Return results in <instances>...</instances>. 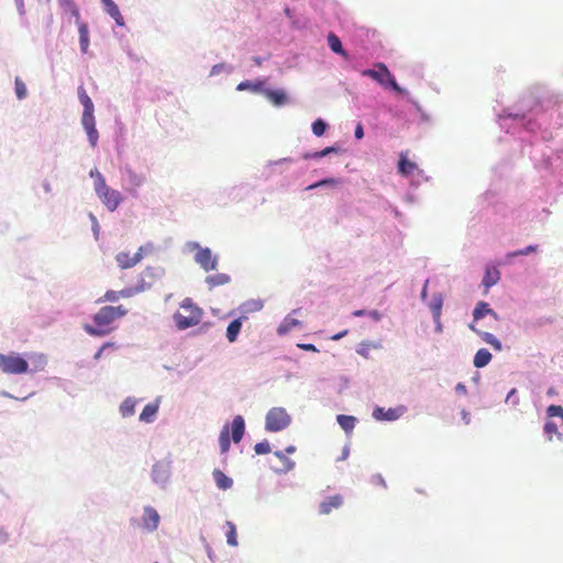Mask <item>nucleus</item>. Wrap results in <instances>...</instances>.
I'll return each instance as SVG.
<instances>
[{"instance_id": "obj_22", "label": "nucleus", "mask_w": 563, "mask_h": 563, "mask_svg": "<svg viewBox=\"0 0 563 563\" xmlns=\"http://www.w3.org/2000/svg\"><path fill=\"white\" fill-rule=\"evenodd\" d=\"M274 455L276 457H278L279 461L282 462V466L276 468V472L287 473V472L291 471L295 467V462L292 460H290L289 457H287L284 452L276 451L274 453Z\"/></svg>"}, {"instance_id": "obj_9", "label": "nucleus", "mask_w": 563, "mask_h": 563, "mask_svg": "<svg viewBox=\"0 0 563 563\" xmlns=\"http://www.w3.org/2000/svg\"><path fill=\"white\" fill-rule=\"evenodd\" d=\"M144 246L139 247L137 252L131 256L126 252H120L117 254L115 260L118 265L123 268H131L135 266L143 258Z\"/></svg>"}, {"instance_id": "obj_3", "label": "nucleus", "mask_w": 563, "mask_h": 563, "mask_svg": "<svg viewBox=\"0 0 563 563\" xmlns=\"http://www.w3.org/2000/svg\"><path fill=\"white\" fill-rule=\"evenodd\" d=\"M180 309L181 311H177L173 317L178 330H186L200 323L203 311L191 298H185Z\"/></svg>"}, {"instance_id": "obj_11", "label": "nucleus", "mask_w": 563, "mask_h": 563, "mask_svg": "<svg viewBox=\"0 0 563 563\" xmlns=\"http://www.w3.org/2000/svg\"><path fill=\"white\" fill-rule=\"evenodd\" d=\"M343 505V497L341 495H333L324 499L319 506L321 515H329L333 509H339Z\"/></svg>"}, {"instance_id": "obj_32", "label": "nucleus", "mask_w": 563, "mask_h": 563, "mask_svg": "<svg viewBox=\"0 0 563 563\" xmlns=\"http://www.w3.org/2000/svg\"><path fill=\"white\" fill-rule=\"evenodd\" d=\"M442 303H443V300H442L441 296L434 297L432 299V301L430 302V310H431L432 316H433L435 321L440 320L441 310H442Z\"/></svg>"}, {"instance_id": "obj_36", "label": "nucleus", "mask_w": 563, "mask_h": 563, "mask_svg": "<svg viewBox=\"0 0 563 563\" xmlns=\"http://www.w3.org/2000/svg\"><path fill=\"white\" fill-rule=\"evenodd\" d=\"M14 89H15L16 98L19 100H22L26 97L27 89H26L25 84L23 82V80L20 77H15V79H14Z\"/></svg>"}, {"instance_id": "obj_46", "label": "nucleus", "mask_w": 563, "mask_h": 563, "mask_svg": "<svg viewBox=\"0 0 563 563\" xmlns=\"http://www.w3.org/2000/svg\"><path fill=\"white\" fill-rule=\"evenodd\" d=\"M256 454H267L271 452V445L267 441L256 443L254 446Z\"/></svg>"}, {"instance_id": "obj_53", "label": "nucleus", "mask_w": 563, "mask_h": 563, "mask_svg": "<svg viewBox=\"0 0 563 563\" xmlns=\"http://www.w3.org/2000/svg\"><path fill=\"white\" fill-rule=\"evenodd\" d=\"M298 347L303 350V351L318 352L317 347L313 344H310V343L298 344Z\"/></svg>"}, {"instance_id": "obj_25", "label": "nucleus", "mask_w": 563, "mask_h": 563, "mask_svg": "<svg viewBox=\"0 0 563 563\" xmlns=\"http://www.w3.org/2000/svg\"><path fill=\"white\" fill-rule=\"evenodd\" d=\"M151 288V283L146 285H136L135 287H128L118 291L120 298H130L139 292L145 291Z\"/></svg>"}, {"instance_id": "obj_44", "label": "nucleus", "mask_w": 563, "mask_h": 563, "mask_svg": "<svg viewBox=\"0 0 563 563\" xmlns=\"http://www.w3.org/2000/svg\"><path fill=\"white\" fill-rule=\"evenodd\" d=\"M547 413L549 417H560L563 416V407L559 405H551L547 409Z\"/></svg>"}, {"instance_id": "obj_33", "label": "nucleus", "mask_w": 563, "mask_h": 563, "mask_svg": "<svg viewBox=\"0 0 563 563\" xmlns=\"http://www.w3.org/2000/svg\"><path fill=\"white\" fill-rule=\"evenodd\" d=\"M78 98H79L80 103L84 107V110L95 109L90 97L88 96L87 91L85 90V88L82 86H80L78 88Z\"/></svg>"}, {"instance_id": "obj_21", "label": "nucleus", "mask_w": 563, "mask_h": 563, "mask_svg": "<svg viewBox=\"0 0 563 563\" xmlns=\"http://www.w3.org/2000/svg\"><path fill=\"white\" fill-rule=\"evenodd\" d=\"M158 411V405L157 404H154V402H151V404H147L141 415H140V420L141 421H144V422H152L156 416Z\"/></svg>"}, {"instance_id": "obj_40", "label": "nucleus", "mask_w": 563, "mask_h": 563, "mask_svg": "<svg viewBox=\"0 0 563 563\" xmlns=\"http://www.w3.org/2000/svg\"><path fill=\"white\" fill-rule=\"evenodd\" d=\"M135 402L132 399H125L121 406L120 411L123 417H129L134 413Z\"/></svg>"}, {"instance_id": "obj_51", "label": "nucleus", "mask_w": 563, "mask_h": 563, "mask_svg": "<svg viewBox=\"0 0 563 563\" xmlns=\"http://www.w3.org/2000/svg\"><path fill=\"white\" fill-rule=\"evenodd\" d=\"M373 415H374V417H375L376 419H378V420H382V419H394L393 413H390V415H386V413L384 412V409H383V408H376V409L374 410V413H373Z\"/></svg>"}, {"instance_id": "obj_37", "label": "nucleus", "mask_w": 563, "mask_h": 563, "mask_svg": "<svg viewBox=\"0 0 563 563\" xmlns=\"http://www.w3.org/2000/svg\"><path fill=\"white\" fill-rule=\"evenodd\" d=\"M227 526L229 528L228 532H227V542L229 545L231 547H236L238 545V534H236V528L235 526L228 521L227 522Z\"/></svg>"}, {"instance_id": "obj_42", "label": "nucleus", "mask_w": 563, "mask_h": 563, "mask_svg": "<svg viewBox=\"0 0 563 563\" xmlns=\"http://www.w3.org/2000/svg\"><path fill=\"white\" fill-rule=\"evenodd\" d=\"M339 181L338 179L335 178H324L322 180H319L312 185H309L306 190H312V189H316V188H319V187H322V186H335L338 185Z\"/></svg>"}, {"instance_id": "obj_27", "label": "nucleus", "mask_w": 563, "mask_h": 563, "mask_svg": "<svg viewBox=\"0 0 563 563\" xmlns=\"http://www.w3.org/2000/svg\"><path fill=\"white\" fill-rule=\"evenodd\" d=\"M417 168V165L410 161H408L404 155L400 156L399 163H398V170L401 175L408 176L413 173V170Z\"/></svg>"}, {"instance_id": "obj_20", "label": "nucleus", "mask_w": 563, "mask_h": 563, "mask_svg": "<svg viewBox=\"0 0 563 563\" xmlns=\"http://www.w3.org/2000/svg\"><path fill=\"white\" fill-rule=\"evenodd\" d=\"M231 280L230 276L224 273H218L206 277V283L210 288L222 286Z\"/></svg>"}, {"instance_id": "obj_50", "label": "nucleus", "mask_w": 563, "mask_h": 563, "mask_svg": "<svg viewBox=\"0 0 563 563\" xmlns=\"http://www.w3.org/2000/svg\"><path fill=\"white\" fill-rule=\"evenodd\" d=\"M387 85H389V87L398 92V93H405V90L397 84V81L395 80L394 76L391 75L390 78L387 80Z\"/></svg>"}, {"instance_id": "obj_45", "label": "nucleus", "mask_w": 563, "mask_h": 563, "mask_svg": "<svg viewBox=\"0 0 563 563\" xmlns=\"http://www.w3.org/2000/svg\"><path fill=\"white\" fill-rule=\"evenodd\" d=\"M246 312L260 311L263 308V303L258 300H252L244 303Z\"/></svg>"}, {"instance_id": "obj_30", "label": "nucleus", "mask_w": 563, "mask_h": 563, "mask_svg": "<svg viewBox=\"0 0 563 563\" xmlns=\"http://www.w3.org/2000/svg\"><path fill=\"white\" fill-rule=\"evenodd\" d=\"M380 345L378 343H373V342H368V341H363L358 344L357 349H356V352L357 354H360L361 356L365 357V358H368L369 357V354H371V351L372 350H375V349H379Z\"/></svg>"}, {"instance_id": "obj_29", "label": "nucleus", "mask_w": 563, "mask_h": 563, "mask_svg": "<svg viewBox=\"0 0 563 563\" xmlns=\"http://www.w3.org/2000/svg\"><path fill=\"white\" fill-rule=\"evenodd\" d=\"M156 278H157L156 271L152 267H147L141 273L140 280H139L137 285H146L147 283H151V287H152L156 280Z\"/></svg>"}, {"instance_id": "obj_26", "label": "nucleus", "mask_w": 563, "mask_h": 563, "mask_svg": "<svg viewBox=\"0 0 563 563\" xmlns=\"http://www.w3.org/2000/svg\"><path fill=\"white\" fill-rule=\"evenodd\" d=\"M299 320L295 319V318H291V317H286L283 322L279 324L278 329H277V333L279 335H285L286 333H288L291 329H294L295 327L299 325Z\"/></svg>"}, {"instance_id": "obj_10", "label": "nucleus", "mask_w": 563, "mask_h": 563, "mask_svg": "<svg viewBox=\"0 0 563 563\" xmlns=\"http://www.w3.org/2000/svg\"><path fill=\"white\" fill-rule=\"evenodd\" d=\"M142 519L144 528L148 531H154L157 529L161 518L158 512L154 508L145 507Z\"/></svg>"}, {"instance_id": "obj_54", "label": "nucleus", "mask_w": 563, "mask_h": 563, "mask_svg": "<svg viewBox=\"0 0 563 563\" xmlns=\"http://www.w3.org/2000/svg\"><path fill=\"white\" fill-rule=\"evenodd\" d=\"M367 316H369L375 321H379L382 318V314L377 310L367 311Z\"/></svg>"}, {"instance_id": "obj_13", "label": "nucleus", "mask_w": 563, "mask_h": 563, "mask_svg": "<svg viewBox=\"0 0 563 563\" xmlns=\"http://www.w3.org/2000/svg\"><path fill=\"white\" fill-rule=\"evenodd\" d=\"M485 316H492L495 320H498V314L489 308V305L485 301H479L477 302L474 311H473V318H474V321H477L482 318H484Z\"/></svg>"}, {"instance_id": "obj_59", "label": "nucleus", "mask_w": 563, "mask_h": 563, "mask_svg": "<svg viewBox=\"0 0 563 563\" xmlns=\"http://www.w3.org/2000/svg\"><path fill=\"white\" fill-rule=\"evenodd\" d=\"M515 395H516V389H511L508 395H507V401H510L512 398H515Z\"/></svg>"}, {"instance_id": "obj_61", "label": "nucleus", "mask_w": 563, "mask_h": 563, "mask_svg": "<svg viewBox=\"0 0 563 563\" xmlns=\"http://www.w3.org/2000/svg\"><path fill=\"white\" fill-rule=\"evenodd\" d=\"M221 67H222V65H214L212 67L211 74H218L220 71Z\"/></svg>"}, {"instance_id": "obj_38", "label": "nucleus", "mask_w": 563, "mask_h": 563, "mask_svg": "<svg viewBox=\"0 0 563 563\" xmlns=\"http://www.w3.org/2000/svg\"><path fill=\"white\" fill-rule=\"evenodd\" d=\"M335 152H338V148H335L334 146H329L319 152L307 153L303 155V158L305 159L321 158V157L327 156L330 153H335Z\"/></svg>"}, {"instance_id": "obj_6", "label": "nucleus", "mask_w": 563, "mask_h": 563, "mask_svg": "<svg viewBox=\"0 0 563 563\" xmlns=\"http://www.w3.org/2000/svg\"><path fill=\"white\" fill-rule=\"evenodd\" d=\"M95 109L84 110L81 124L87 132L89 143L92 147L97 145L99 133L96 129V121L93 115Z\"/></svg>"}, {"instance_id": "obj_56", "label": "nucleus", "mask_w": 563, "mask_h": 563, "mask_svg": "<svg viewBox=\"0 0 563 563\" xmlns=\"http://www.w3.org/2000/svg\"><path fill=\"white\" fill-rule=\"evenodd\" d=\"M110 345H111V343H104V344L99 349V351L96 353L95 358H96V360L100 358V357H101L102 352H103L108 346H110Z\"/></svg>"}, {"instance_id": "obj_43", "label": "nucleus", "mask_w": 563, "mask_h": 563, "mask_svg": "<svg viewBox=\"0 0 563 563\" xmlns=\"http://www.w3.org/2000/svg\"><path fill=\"white\" fill-rule=\"evenodd\" d=\"M120 299V295L115 290H107L106 294L97 300L98 303L109 301L115 302Z\"/></svg>"}, {"instance_id": "obj_1", "label": "nucleus", "mask_w": 563, "mask_h": 563, "mask_svg": "<svg viewBox=\"0 0 563 563\" xmlns=\"http://www.w3.org/2000/svg\"><path fill=\"white\" fill-rule=\"evenodd\" d=\"M46 364V357L40 353H30L26 358L14 352L0 353V369L5 374L20 375L27 372H41Z\"/></svg>"}, {"instance_id": "obj_35", "label": "nucleus", "mask_w": 563, "mask_h": 563, "mask_svg": "<svg viewBox=\"0 0 563 563\" xmlns=\"http://www.w3.org/2000/svg\"><path fill=\"white\" fill-rule=\"evenodd\" d=\"M238 90H246V89H251L252 91L254 92H260V91H263V82L262 81H257V82H251L249 80H245V81H242L236 87Z\"/></svg>"}, {"instance_id": "obj_5", "label": "nucleus", "mask_w": 563, "mask_h": 563, "mask_svg": "<svg viewBox=\"0 0 563 563\" xmlns=\"http://www.w3.org/2000/svg\"><path fill=\"white\" fill-rule=\"evenodd\" d=\"M290 423V417L284 408H273L266 415L265 428L271 432H277Z\"/></svg>"}, {"instance_id": "obj_39", "label": "nucleus", "mask_w": 563, "mask_h": 563, "mask_svg": "<svg viewBox=\"0 0 563 563\" xmlns=\"http://www.w3.org/2000/svg\"><path fill=\"white\" fill-rule=\"evenodd\" d=\"M543 430L550 441L553 439L554 435L561 438V433L559 432L558 426L553 421H547Z\"/></svg>"}, {"instance_id": "obj_15", "label": "nucleus", "mask_w": 563, "mask_h": 563, "mask_svg": "<svg viewBox=\"0 0 563 563\" xmlns=\"http://www.w3.org/2000/svg\"><path fill=\"white\" fill-rule=\"evenodd\" d=\"M231 428H232V440H233V442L239 443L243 438L244 429H245L244 419L242 418V416L234 417Z\"/></svg>"}, {"instance_id": "obj_4", "label": "nucleus", "mask_w": 563, "mask_h": 563, "mask_svg": "<svg viewBox=\"0 0 563 563\" xmlns=\"http://www.w3.org/2000/svg\"><path fill=\"white\" fill-rule=\"evenodd\" d=\"M96 174H97V180L95 181L96 194L98 195V197L100 198L102 203L110 211H114L120 206V203L122 201V196L118 190L112 189L107 185L104 177L98 170H96Z\"/></svg>"}, {"instance_id": "obj_8", "label": "nucleus", "mask_w": 563, "mask_h": 563, "mask_svg": "<svg viewBox=\"0 0 563 563\" xmlns=\"http://www.w3.org/2000/svg\"><path fill=\"white\" fill-rule=\"evenodd\" d=\"M377 69H364L362 71V76L369 77L373 80L377 81L382 86L387 85V80L390 78L391 74L388 70L387 66L384 63L376 64Z\"/></svg>"}, {"instance_id": "obj_14", "label": "nucleus", "mask_w": 563, "mask_h": 563, "mask_svg": "<svg viewBox=\"0 0 563 563\" xmlns=\"http://www.w3.org/2000/svg\"><path fill=\"white\" fill-rule=\"evenodd\" d=\"M470 329L472 331H474L475 333H477L482 338V340L485 343L489 344L495 351H501L503 345H501L500 341L495 335H493L489 332L479 331L478 329L475 328L474 324H470Z\"/></svg>"}, {"instance_id": "obj_12", "label": "nucleus", "mask_w": 563, "mask_h": 563, "mask_svg": "<svg viewBox=\"0 0 563 563\" xmlns=\"http://www.w3.org/2000/svg\"><path fill=\"white\" fill-rule=\"evenodd\" d=\"M264 96L276 107L288 102V97L283 90L263 89Z\"/></svg>"}, {"instance_id": "obj_48", "label": "nucleus", "mask_w": 563, "mask_h": 563, "mask_svg": "<svg viewBox=\"0 0 563 563\" xmlns=\"http://www.w3.org/2000/svg\"><path fill=\"white\" fill-rule=\"evenodd\" d=\"M537 250H538L537 245H529L526 249H522V250H519V251H516V252L509 254V256L528 255L532 252H537Z\"/></svg>"}, {"instance_id": "obj_2", "label": "nucleus", "mask_w": 563, "mask_h": 563, "mask_svg": "<svg viewBox=\"0 0 563 563\" xmlns=\"http://www.w3.org/2000/svg\"><path fill=\"white\" fill-rule=\"evenodd\" d=\"M128 313V309L120 306H104L101 307L92 316V324H84L86 333L92 336H104L110 334L114 329V322Z\"/></svg>"}, {"instance_id": "obj_16", "label": "nucleus", "mask_w": 563, "mask_h": 563, "mask_svg": "<svg viewBox=\"0 0 563 563\" xmlns=\"http://www.w3.org/2000/svg\"><path fill=\"white\" fill-rule=\"evenodd\" d=\"M213 479L218 486V488L225 490L232 487L233 481L229 476H227L221 470L216 468L212 472Z\"/></svg>"}, {"instance_id": "obj_31", "label": "nucleus", "mask_w": 563, "mask_h": 563, "mask_svg": "<svg viewBox=\"0 0 563 563\" xmlns=\"http://www.w3.org/2000/svg\"><path fill=\"white\" fill-rule=\"evenodd\" d=\"M219 443H220V450L221 453H227L230 449V435H229V428L225 426L219 435Z\"/></svg>"}, {"instance_id": "obj_23", "label": "nucleus", "mask_w": 563, "mask_h": 563, "mask_svg": "<svg viewBox=\"0 0 563 563\" xmlns=\"http://www.w3.org/2000/svg\"><path fill=\"white\" fill-rule=\"evenodd\" d=\"M339 426L346 432L351 433L355 428L356 419L353 416L339 415L336 417Z\"/></svg>"}, {"instance_id": "obj_17", "label": "nucleus", "mask_w": 563, "mask_h": 563, "mask_svg": "<svg viewBox=\"0 0 563 563\" xmlns=\"http://www.w3.org/2000/svg\"><path fill=\"white\" fill-rule=\"evenodd\" d=\"M499 279H500L499 271L495 267H487L482 283L485 286V288L488 289L492 286L496 285Z\"/></svg>"}, {"instance_id": "obj_49", "label": "nucleus", "mask_w": 563, "mask_h": 563, "mask_svg": "<svg viewBox=\"0 0 563 563\" xmlns=\"http://www.w3.org/2000/svg\"><path fill=\"white\" fill-rule=\"evenodd\" d=\"M129 175H130V180L134 186H141L144 183L143 176H139L137 174H135L132 170H129Z\"/></svg>"}, {"instance_id": "obj_19", "label": "nucleus", "mask_w": 563, "mask_h": 563, "mask_svg": "<svg viewBox=\"0 0 563 563\" xmlns=\"http://www.w3.org/2000/svg\"><path fill=\"white\" fill-rule=\"evenodd\" d=\"M492 361V354L487 349H479L473 360V364L477 368L486 366Z\"/></svg>"}, {"instance_id": "obj_52", "label": "nucleus", "mask_w": 563, "mask_h": 563, "mask_svg": "<svg viewBox=\"0 0 563 563\" xmlns=\"http://www.w3.org/2000/svg\"><path fill=\"white\" fill-rule=\"evenodd\" d=\"M14 1H15V5H16V10H18L19 14L25 15L26 10H25L24 0H14Z\"/></svg>"}, {"instance_id": "obj_62", "label": "nucleus", "mask_w": 563, "mask_h": 563, "mask_svg": "<svg viewBox=\"0 0 563 563\" xmlns=\"http://www.w3.org/2000/svg\"><path fill=\"white\" fill-rule=\"evenodd\" d=\"M43 186H44V189H45L46 192H51L52 191V187H51L49 183H44Z\"/></svg>"}, {"instance_id": "obj_55", "label": "nucleus", "mask_w": 563, "mask_h": 563, "mask_svg": "<svg viewBox=\"0 0 563 563\" xmlns=\"http://www.w3.org/2000/svg\"><path fill=\"white\" fill-rule=\"evenodd\" d=\"M364 135V131H363V126L362 124H357L356 129H355V137L356 139H362Z\"/></svg>"}, {"instance_id": "obj_57", "label": "nucleus", "mask_w": 563, "mask_h": 563, "mask_svg": "<svg viewBox=\"0 0 563 563\" xmlns=\"http://www.w3.org/2000/svg\"><path fill=\"white\" fill-rule=\"evenodd\" d=\"M296 452V446L295 445H289L285 449V454H292Z\"/></svg>"}, {"instance_id": "obj_64", "label": "nucleus", "mask_w": 563, "mask_h": 563, "mask_svg": "<svg viewBox=\"0 0 563 563\" xmlns=\"http://www.w3.org/2000/svg\"><path fill=\"white\" fill-rule=\"evenodd\" d=\"M253 60L257 66L262 65V59L260 57H254Z\"/></svg>"}, {"instance_id": "obj_41", "label": "nucleus", "mask_w": 563, "mask_h": 563, "mask_svg": "<svg viewBox=\"0 0 563 563\" xmlns=\"http://www.w3.org/2000/svg\"><path fill=\"white\" fill-rule=\"evenodd\" d=\"M312 133L316 135V136H321L324 134L325 130H327V123L322 120V119H317L313 123H312Z\"/></svg>"}, {"instance_id": "obj_47", "label": "nucleus", "mask_w": 563, "mask_h": 563, "mask_svg": "<svg viewBox=\"0 0 563 563\" xmlns=\"http://www.w3.org/2000/svg\"><path fill=\"white\" fill-rule=\"evenodd\" d=\"M59 3L65 10H68L74 14H78V10L73 0H59Z\"/></svg>"}, {"instance_id": "obj_7", "label": "nucleus", "mask_w": 563, "mask_h": 563, "mask_svg": "<svg viewBox=\"0 0 563 563\" xmlns=\"http://www.w3.org/2000/svg\"><path fill=\"white\" fill-rule=\"evenodd\" d=\"M195 261L206 271H214L218 266V258L212 255L208 247H199L195 255Z\"/></svg>"}, {"instance_id": "obj_34", "label": "nucleus", "mask_w": 563, "mask_h": 563, "mask_svg": "<svg viewBox=\"0 0 563 563\" xmlns=\"http://www.w3.org/2000/svg\"><path fill=\"white\" fill-rule=\"evenodd\" d=\"M79 42L82 53H87L89 46L88 29L85 24L79 26Z\"/></svg>"}, {"instance_id": "obj_28", "label": "nucleus", "mask_w": 563, "mask_h": 563, "mask_svg": "<svg viewBox=\"0 0 563 563\" xmlns=\"http://www.w3.org/2000/svg\"><path fill=\"white\" fill-rule=\"evenodd\" d=\"M106 11L108 12V14L114 19V21L117 22L118 25L122 26L124 24V19L118 8V5L112 1L110 3H107L106 5Z\"/></svg>"}, {"instance_id": "obj_60", "label": "nucleus", "mask_w": 563, "mask_h": 563, "mask_svg": "<svg viewBox=\"0 0 563 563\" xmlns=\"http://www.w3.org/2000/svg\"><path fill=\"white\" fill-rule=\"evenodd\" d=\"M347 333L346 330H344L343 332H340L335 335L332 336L333 340H340L341 338H343L345 334Z\"/></svg>"}, {"instance_id": "obj_24", "label": "nucleus", "mask_w": 563, "mask_h": 563, "mask_svg": "<svg viewBox=\"0 0 563 563\" xmlns=\"http://www.w3.org/2000/svg\"><path fill=\"white\" fill-rule=\"evenodd\" d=\"M328 44H329V47L334 53H336V54H339V55H341V56H343L345 58L347 57V53L343 49L341 40L334 33H330L328 35Z\"/></svg>"}, {"instance_id": "obj_18", "label": "nucleus", "mask_w": 563, "mask_h": 563, "mask_svg": "<svg viewBox=\"0 0 563 563\" xmlns=\"http://www.w3.org/2000/svg\"><path fill=\"white\" fill-rule=\"evenodd\" d=\"M242 328V318H238L229 323L227 328L225 336L230 343H233L236 341L239 333Z\"/></svg>"}, {"instance_id": "obj_63", "label": "nucleus", "mask_w": 563, "mask_h": 563, "mask_svg": "<svg viewBox=\"0 0 563 563\" xmlns=\"http://www.w3.org/2000/svg\"><path fill=\"white\" fill-rule=\"evenodd\" d=\"M8 539V534L5 532L0 531V541H5Z\"/></svg>"}, {"instance_id": "obj_58", "label": "nucleus", "mask_w": 563, "mask_h": 563, "mask_svg": "<svg viewBox=\"0 0 563 563\" xmlns=\"http://www.w3.org/2000/svg\"><path fill=\"white\" fill-rule=\"evenodd\" d=\"M352 314L354 317H363V316L367 314V311H365V310H355V311H353Z\"/></svg>"}]
</instances>
